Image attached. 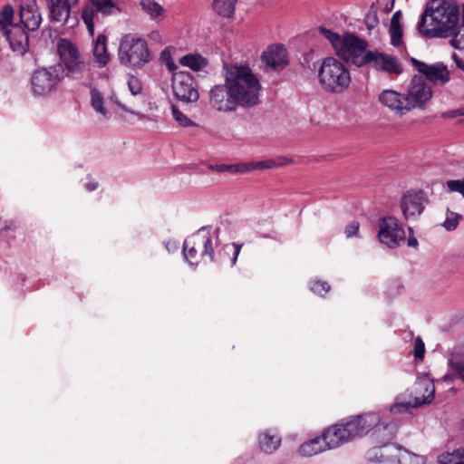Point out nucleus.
<instances>
[{
	"label": "nucleus",
	"mask_w": 464,
	"mask_h": 464,
	"mask_svg": "<svg viewBox=\"0 0 464 464\" xmlns=\"http://www.w3.org/2000/svg\"><path fill=\"white\" fill-rule=\"evenodd\" d=\"M223 73L225 82L214 85L208 93L213 109L233 112L260 103L261 84L248 65L224 63Z\"/></svg>",
	"instance_id": "nucleus-1"
},
{
	"label": "nucleus",
	"mask_w": 464,
	"mask_h": 464,
	"mask_svg": "<svg viewBox=\"0 0 464 464\" xmlns=\"http://www.w3.org/2000/svg\"><path fill=\"white\" fill-rule=\"evenodd\" d=\"M343 44L336 51V55L356 67L370 65L372 69L388 74L400 75L403 71L399 60L379 51L368 50V42L353 33L343 35Z\"/></svg>",
	"instance_id": "nucleus-2"
},
{
	"label": "nucleus",
	"mask_w": 464,
	"mask_h": 464,
	"mask_svg": "<svg viewBox=\"0 0 464 464\" xmlns=\"http://www.w3.org/2000/svg\"><path fill=\"white\" fill-rule=\"evenodd\" d=\"M459 7L453 0H430L420 16L417 30L426 39L454 38Z\"/></svg>",
	"instance_id": "nucleus-3"
},
{
	"label": "nucleus",
	"mask_w": 464,
	"mask_h": 464,
	"mask_svg": "<svg viewBox=\"0 0 464 464\" xmlns=\"http://www.w3.org/2000/svg\"><path fill=\"white\" fill-rule=\"evenodd\" d=\"M381 416L377 412H366L325 429L322 434L327 449H334L349 440L362 437L379 427Z\"/></svg>",
	"instance_id": "nucleus-4"
},
{
	"label": "nucleus",
	"mask_w": 464,
	"mask_h": 464,
	"mask_svg": "<svg viewBox=\"0 0 464 464\" xmlns=\"http://www.w3.org/2000/svg\"><path fill=\"white\" fill-rule=\"evenodd\" d=\"M318 79L324 90L336 94L343 92L351 83L349 70L334 57H325L323 60Z\"/></svg>",
	"instance_id": "nucleus-5"
},
{
	"label": "nucleus",
	"mask_w": 464,
	"mask_h": 464,
	"mask_svg": "<svg viewBox=\"0 0 464 464\" xmlns=\"http://www.w3.org/2000/svg\"><path fill=\"white\" fill-rule=\"evenodd\" d=\"M118 55L121 64L132 67H141L151 60L146 40L132 34L121 38Z\"/></svg>",
	"instance_id": "nucleus-6"
},
{
	"label": "nucleus",
	"mask_w": 464,
	"mask_h": 464,
	"mask_svg": "<svg viewBox=\"0 0 464 464\" xmlns=\"http://www.w3.org/2000/svg\"><path fill=\"white\" fill-rule=\"evenodd\" d=\"M168 67L172 72L171 89L174 97L182 102H196L199 99V92L195 78L189 72H174L177 66L169 58Z\"/></svg>",
	"instance_id": "nucleus-7"
},
{
	"label": "nucleus",
	"mask_w": 464,
	"mask_h": 464,
	"mask_svg": "<svg viewBox=\"0 0 464 464\" xmlns=\"http://www.w3.org/2000/svg\"><path fill=\"white\" fill-rule=\"evenodd\" d=\"M64 77L65 72L62 64L37 69L31 77L32 90L35 95H46L56 90Z\"/></svg>",
	"instance_id": "nucleus-8"
},
{
	"label": "nucleus",
	"mask_w": 464,
	"mask_h": 464,
	"mask_svg": "<svg viewBox=\"0 0 464 464\" xmlns=\"http://www.w3.org/2000/svg\"><path fill=\"white\" fill-rule=\"evenodd\" d=\"M57 52L60 56V63L65 72V77L77 78L82 73L85 64L80 60V53L77 47L72 41L62 38L57 44Z\"/></svg>",
	"instance_id": "nucleus-9"
},
{
	"label": "nucleus",
	"mask_w": 464,
	"mask_h": 464,
	"mask_svg": "<svg viewBox=\"0 0 464 464\" xmlns=\"http://www.w3.org/2000/svg\"><path fill=\"white\" fill-rule=\"evenodd\" d=\"M378 238L390 248H395L405 241V232L401 224L394 217H382L379 219Z\"/></svg>",
	"instance_id": "nucleus-10"
},
{
	"label": "nucleus",
	"mask_w": 464,
	"mask_h": 464,
	"mask_svg": "<svg viewBox=\"0 0 464 464\" xmlns=\"http://www.w3.org/2000/svg\"><path fill=\"white\" fill-rule=\"evenodd\" d=\"M432 97V90L425 79L420 75H413L405 96V111L414 107L424 108Z\"/></svg>",
	"instance_id": "nucleus-11"
},
{
	"label": "nucleus",
	"mask_w": 464,
	"mask_h": 464,
	"mask_svg": "<svg viewBox=\"0 0 464 464\" xmlns=\"http://www.w3.org/2000/svg\"><path fill=\"white\" fill-rule=\"evenodd\" d=\"M199 242H201L202 246L200 256H208L210 262L224 264V260L221 258L222 252L227 255L232 254V256L229 261L230 266H234L236 265L237 256L243 246V244L238 242H234L231 245H225L220 250H218L216 256L212 238L209 236L201 237L199 235Z\"/></svg>",
	"instance_id": "nucleus-12"
},
{
	"label": "nucleus",
	"mask_w": 464,
	"mask_h": 464,
	"mask_svg": "<svg viewBox=\"0 0 464 464\" xmlns=\"http://www.w3.org/2000/svg\"><path fill=\"white\" fill-rule=\"evenodd\" d=\"M410 63L425 81L427 80L430 82L440 83L441 85L450 82V72L447 65L442 62L427 64L414 57H411Z\"/></svg>",
	"instance_id": "nucleus-13"
},
{
	"label": "nucleus",
	"mask_w": 464,
	"mask_h": 464,
	"mask_svg": "<svg viewBox=\"0 0 464 464\" xmlns=\"http://www.w3.org/2000/svg\"><path fill=\"white\" fill-rule=\"evenodd\" d=\"M429 203L426 193L422 189L406 191L401 200V208L406 219L411 217L420 216L425 204Z\"/></svg>",
	"instance_id": "nucleus-14"
},
{
	"label": "nucleus",
	"mask_w": 464,
	"mask_h": 464,
	"mask_svg": "<svg viewBox=\"0 0 464 464\" xmlns=\"http://www.w3.org/2000/svg\"><path fill=\"white\" fill-rule=\"evenodd\" d=\"M19 16L22 26L27 31H36L42 23V15L35 0L23 2L20 5Z\"/></svg>",
	"instance_id": "nucleus-15"
},
{
	"label": "nucleus",
	"mask_w": 464,
	"mask_h": 464,
	"mask_svg": "<svg viewBox=\"0 0 464 464\" xmlns=\"http://www.w3.org/2000/svg\"><path fill=\"white\" fill-rule=\"evenodd\" d=\"M11 49L21 54H25L29 50V36L26 29L15 24L4 33Z\"/></svg>",
	"instance_id": "nucleus-16"
},
{
	"label": "nucleus",
	"mask_w": 464,
	"mask_h": 464,
	"mask_svg": "<svg viewBox=\"0 0 464 464\" xmlns=\"http://www.w3.org/2000/svg\"><path fill=\"white\" fill-rule=\"evenodd\" d=\"M262 61L272 70H281L289 63L287 50L283 44H273L263 53Z\"/></svg>",
	"instance_id": "nucleus-17"
},
{
	"label": "nucleus",
	"mask_w": 464,
	"mask_h": 464,
	"mask_svg": "<svg viewBox=\"0 0 464 464\" xmlns=\"http://www.w3.org/2000/svg\"><path fill=\"white\" fill-rule=\"evenodd\" d=\"M204 229L205 227H202L197 233L186 239L183 243V256L191 266H197L198 264V247L201 246V242H199V232Z\"/></svg>",
	"instance_id": "nucleus-18"
},
{
	"label": "nucleus",
	"mask_w": 464,
	"mask_h": 464,
	"mask_svg": "<svg viewBox=\"0 0 464 464\" xmlns=\"http://www.w3.org/2000/svg\"><path fill=\"white\" fill-rule=\"evenodd\" d=\"M49 10H50V18L54 22L64 21L67 23L70 13H71V5L69 0H46Z\"/></svg>",
	"instance_id": "nucleus-19"
},
{
	"label": "nucleus",
	"mask_w": 464,
	"mask_h": 464,
	"mask_svg": "<svg viewBox=\"0 0 464 464\" xmlns=\"http://www.w3.org/2000/svg\"><path fill=\"white\" fill-rule=\"evenodd\" d=\"M401 448L393 445H384L382 447L374 448L369 452V459L378 463H396L398 455L392 454V451L400 452Z\"/></svg>",
	"instance_id": "nucleus-20"
},
{
	"label": "nucleus",
	"mask_w": 464,
	"mask_h": 464,
	"mask_svg": "<svg viewBox=\"0 0 464 464\" xmlns=\"http://www.w3.org/2000/svg\"><path fill=\"white\" fill-rule=\"evenodd\" d=\"M403 101H405V97L393 90H384L379 95V102L382 105L391 110L399 111L401 114H403V111H405Z\"/></svg>",
	"instance_id": "nucleus-21"
},
{
	"label": "nucleus",
	"mask_w": 464,
	"mask_h": 464,
	"mask_svg": "<svg viewBox=\"0 0 464 464\" xmlns=\"http://www.w3.org/2000/svg\"><path fill=\"white\" fill-rule=\"evenodd\" d=\"M91 5L85 7H91L94 11V14H101L102 17H106L116 13H120V7L115 4L113 0H89Z\"/></svg>",
	"instance_id": "nucleus-22"
},
{
	"label": "nucleus",
	"mask_w": 464,
	"mask_h": 464,
	"mask_svg": "<svg viewBox=\"0 0 464 464\" xmlns=\"http://www.w3.org/2000/svg\"><path fill=\"white\" fill-rule=\"evenodd\" d=\"M327 450L322 436L315 437L303 443L299 448V453L304 457H311Z\"/></svg>",
	"instance_id": "nucleus-23"
},
{
	"label": "nucleus",
	"mask_w": 464,
	"mask_h": 464,
	"mask_svg": "<svg viewBox=\"0 0 464 464\" xmlns=\"http://www.w3.org/2000/svg\"><path fill=\"white\" fill-rule=\"evenodd\" d=\"M106 42L107 37L104 34H99L93 48V55L96 59V62L99 63L102 66L106 65L109 62Z\"/></svg>",
	"instance_id": "nucleus-24"
},
{
	"label": "nucleus",
	"mask_w": 464,
	"mask_h": 464,
	"mask_svg": "<svg viewBox=\"0 0 464 464\" xmlns=\"http://www.w3.org/2000/svg\"><path fill=\"white\" fill-rule=\"evenodd\" d=\"M237 0H213L212 8L221 17L232 18Z\"/></svg>",
	"instance_id": "nucleus-25"
},
{
	"label": "nucleus",
	"mask_w": 464,
	"mask_h": 464,
	"mask_svg": "<svg viewBox=\"0 0 464 464\" xmlns=\"http://www.w3.org/2000/svg\"><path fill=\"white\" fill-rule=\"evenodd\" d=\"M179 63L198 72L208 65V60L199 53H188L179 59Z\"/></svg>",
	"instance_id": "nucleus-26"
},
{
	"label": "nucleus",
	"mask_w": 464,
	"mask_h": 464,
	"mask_svg": "<svg viewBox=\"0 0 464 464\" xmlns=\"http://www.w3.org/2000/svg\"><path fill=\"white\" fill-rule=\"evenodd\" d=\"M292 160L285 157H278L276 159H269L265 160H260L257 162H250L248 163V168L250 170L253 169H269L273 168L283 167L289 164Z\"/></svg>",
	"instance_id": "nucleus-27"
},
{
	"label": "nucleus",
	"mask_w": 464,
	"mask_h": 464,
	"mask_svg": "<svg viewBox=\"0 0 464 464\" xmlns=\"http://www.w3.org/2000/svg\"><path fill=\"white\" fill-rule=\"evenodd\" d=\"M434 394L431 392L430 395H428L426 398L422 400L415 399L414 402L411 401H405V402H395L392 404L390 408L391 412L392 413H402L408 411L411 408H417L419 406H421L422 404H427L431 401L433 399Z\"/></svg>",
	"instance_id": "nucleus-28"
},
{
	"label": "nucleus",
	"mask_w": 464,
	"mask_h": 464,
	"mask_svg": "<svg viewBox=\"0 0 464 464\" xmlns=\"http://www.w3.org/2000/svg\"><path fill=\"white\" fill-rule=\"evenodd\" d=\"M281 439L277 435H272L268 432L262 433L259 436L260 449L266 453H272L280 445Z\"/></svg>",
	"instance_id": "nucleus-29"
},
{
	"label": "nucleus",
	"mask_w": 464,
	"mask_h": 464,
	"mask_svg": "<svg viewBox=\"0 0 464 464\" xmlns=\"http://www.w3.org/2000/svg\"><path fill=\"white\" fill-rule=\"evenodd\" d=\"M14 11L10 4L5 5L0 11V31L5 33L9 30V26L12 27L14 24Z\"/></svg>",
	"instance_id": "nucleus-30"
},
{
	"label": "nucleus",
	"mask_w": 464,
	"mask_h": 464,
	"mask_svg": "<svg viewBox=\"0 0 464 464\" xmlns=\"http://www.w3.org/2000/svg\"><path fill=\"white\" fill-rule=\"evenodd\" d=\"M209 169L217 172L244 173L250 171L248 165L245 164H216L210 165Z\"/></svg>",
	"instance_id": "nucleus-31"
},
{
	"label": "nucleus",
	"mask_w": 464,
	"mask_h": 464,
	"mask_svg": "<svg viewBox=\"0 0 464 464\" xmlns=\"http://www.w3.org/2000/svg\"><path fill=\"white\" fill-rule=\"evenodd\" d=\"M141 8L146 12L151 19H156L163 13V7L154 0H141Z\"/></svg>",
	"instance_id": "nucleus-32"
},
{
	"label": "nucleus",
	"mask_w": 464,
	"mask_h": 464,
	"mask_svg": "<svg viewBox=\"0 0 464 464\" xmlns=\"http://www.w3.org/2000/svg\"><path fill=\"white\" fill-rule=\"evenodd\" d=\"M318 30L320 34L330 42L331 45L336 52L343 44V36L324 26H319Z\"/></svg>",
	"instance_id": "nucleus-33"
},
{
	"label": "nucleus",
	"mask_w": 464,
	"mask_h": 464,
	"mask_svg": "<svg viewBox=\"0 0 464 464\" xmlns=\"http://www.w3.org/2000/svg\"><path fill=\"white\" fill-rule=\"evenodd\" d=\"M455 49H464V4L462 5V15L460 24L458 23V30L453 39L450 41Z\"/></svg>",
	"instance_id": "nucleus-34"
},
{
	"label": "nucleus",
	"mask_w": 464,
	"mask_h": 464,
	"mask_svg": "<svg viewBox=\"0 0 464 464\" xmlns=\"http://www.w3.org/2000/svg\"><path fill=\"white\" fill-rule=\"evenodd\" d=\"M363 21L367 29L370 31L374 29L379 24L378 9L376 6V3H372L368 12L364 16Z\"/></svg>",
	"instance_id": "nucleus-35"
},
{
	"label": "nucleus",
	"mask_w": 464,
	"mask_h": 464,
	"mask_svg": "<svg viewBox=\"0 0 464 464\" xmlns=\"http://www.w3.org/2000/svg\"><path fill=\"white\" fill-rule=\"evenodd\" d=\"M82 18L87 27L91 35L94 34V21L99 20V15L94 14V11L91 7H83L82 12Z\"/></svg>",
	"instance_id": "nucleus-36"
},
{
	"label": "nucleus",
	"mask_w": 464,
	"mask_h": 464,
	"mask_svg": "<svg viewBox=\"0 0 464 464\" xmlns=\"http://www.w3.org/2000/svg\"><path fill=\"white\" fill-rule=\"evenodd\" d=\"M461 455H464V448L460 447L454 450L452 452H443L438 457V462L440 464H453L459 459H461Z\"/></svg>",
	"instance_id": "nucleus-37"
},
{
	"label": "nucleus",
	"mask_w": 464,
	"mask_h": 464,
	"mask_svg": "<svg viewBox=\"0 0 464 464\" xmlns=\"http://www.w3.org/2000/svg\"><path fill=\"white\" fill-rule=\"evenodd\" d=\"M396 464H423V461L418 455L404 450L398 454Z\"/></svg>",
	"instance_id": "nucleus-38"
},
{
	"label": "nucleus",
	"mask_w": 464,
	"mask_h": 464,
	"mask_svg": "<svg viewBox=\"0 0 464 464\" xmlns=\"http://www.w3.org/2000/svg\"><path fill=\"white\" fill-rule=\"evenodd\" d=\"M91 97H92V106L93 107V109L105 115L107 114V110L105 109V107L103 106V97L102 95V93L100 92H98L96 89H92L91 91Z\"/></svg>",
	"instance_id": "nucleus-39"
},
{
	"label": "nucleus",
	"mask_w": 464,
	"mask_h": 464,
	"mask_svg": "<svg viewBox=\"0 0 464 464\" xmlns=\"http://www.w3.org/2000/svg\"><path fill=\"white\" fill-rule=\"evenodd\" d=\"M389 33L391 35V44L400 46L402 44V24H390Z\"/></svg>",
	"instance_id": "nucleus-40"
},
{
	"label": "nucleus",
	"mask_w": 464,
	"mask_h": 464,
	"mask_svg": "<svg viewBox=\"0 0 464 464\" xmlns=\"http://www.w3.org/2000/svg\"><path fill=\"white\" fill-rule=\"evenodd\" d=\"M462 219V216L456 212L447 210V218L442 224L447 231H453L457 228L459 220Z\"/></svg>",
	"instance_id": "nucleus-41"
},
{
	"label": "nucleus",
	"mask_w": 464,
	"mask_h": 464,
	"mask_svg": "<svg viewBox=\"0 0 464 464\" xmlns=\"http://www.w3.org/2000/svg\"><path fill=\"white\" fill-rule=\"evenodd\" d=\"M331 289L330 285L326 281L322 280H312L310 282V290L319 295L324 296Z\"/></svg>",
	"instance_id": "nucleus-42"
},
{
	"label": "nucleus",
	"mask_w": 464,
	"mask_h": 464,
	"mask_svg": "<svg viewBox=\"0 0 464 464\" xmlns=\"http://www.w3.org/2000/svg\"><path fill=\"white\" fill-rule=\"evenodd\" d=\"M173 118L182 127L195 126V122L190 120L187 115L181 112L176 106H172Z\"/></svg>",
	"instance_id": "nucleus-43"
},
{
	"label": "nucleus",
	"mask_w": 464,
	"mask_h": 464,
	"mask_svg": "<svg viewBox=\"0 0 464 464\" xmlns=\"http://www.w3.org/2000/svg\"><path fill=\"white\" fill-rule=\"evenodd\" d=\"M449 192H458L464 198V178L462 179H450L445 183Z\"/></svg>",
	"instance_id": "nucleus-44"
},
{
	"label": "nucleus",
	"mask_w": 464,
	"mask_h": 464,
	"mask_svg": "<svg viewBox=\"0 0 464 464\" xmlns=\"http://www.w3.org/2000/svg\"><path fill=\"white\" fill-rule=\"evenodd\" d=\"M425 354V344L423 341L417 337L414 342V357L417 361H422Z\"/></svg>",
	"instance_id": "nucleus-45"
},
{
	"label": "nucleus",
	"mask_w": 464,
	"mask_h": 464,
	"mask_svg": "<svg viewBox=\"0 0 464 464\" xmlns=\"http://www.w3.org/2000/svg\"><path fill=\"white\" fill-rule=\"evenodd\" d=\"M128 86H129L130 92L133 95L140 94L142 91V87H141V83H140V80L133 75L130 76V78L128 80Z\"/></svg>",
	"instance_id": "nucleus-46"
},
{
	"label": "nucleus",
	"mask_w": 464,
	"mask_h": 464,
	"mask_svg": "<svg viewBox=\"0 0 464 464\" xmlns=\"http://www.w3.org/2000/svg\"><path fill=\"white\" fill-rule=\"evenodd\" d=\"M449 364L459 377L464 381V362L450 359Z\"/></svg>",
	"instance_id": "nucleus-47"
},
{
	"label": "nucleus",
	"mask_w": 464,
	"mask_h": 464,
	"mask_svg": "<svg viewBox=\"0 0 464 464\" xmlns=\"http://www.w3.org/2000/svg\"><path fill=\"white\" fill-rule=\"evenodd\" d=\"M360 224L358 221L353 220L350 222L344 229L345 236L349 238L357 235L359 231Z\"/></svg>",
	"instance_id": "nucleus-48"
},
{
	"label": "nucleus",
	"mask_w": 464,
	"mask_h": 464,
	"mask_svg": "<svg viewBox=\"0 0 464 464\" xmlns=\"http://www.w3.org/2000/svg\"><path fill=\"white\" fill-rule=\"evenodd\" d=\"M407 245L410 247H417L419 243L417 238L413 235V229L411 227H409V237L407 239Z\"/></svg>",
	"instance_id": "nucleus-49"
},
{
	"label": "nucleus",
	"mask_w": 464,
	"mask_h": 464,
	"mask_svg": "<svg viewBox=\"0 0 464 464\" xmlns=\"http://www.w3.org/2000/svg\"><path fill=\"white\" fill-rule=\"evenodd\" d=\"M443 116L449 117V118H454L456 116H464V107L446 112L443 114Z\"/></svg>",
	"instance_id": "nucleus-50"
},
{
	"label": "nucleus",
	"mask_w": 464,
	"mask_h": 464,
	"mask_svg": "<svg viewBox=\"0 0 464 464\" xmlns=\"http://www.w3.org/2000/svg\"><path fill=\"white\" fill-rule=\"evenodd\" d=\"M384 0H377V3L379 5H382V2ZM394 3H395V0H389V5H385V6L383 7V13L384 14H389L390 12H392V10L393 9L394 7Z\"/></svg>",
	"instance_id": "nucleus-51"
},
{
	"label": "nucleus",
	"mask_w": 464,
	"mask_h": 464,
	"mask_svg": "<svg viewBox=\"0 0 464 464\" xmlns=\"http://www.w3.org/2000/svg\"><path fill=\"white\" fill-rule=\"evenodd\" d=\"M401 18V12L400 10L396 11L391 19V24H401L400 20Z\"/></svg>",
	"instance_id": "nucleus-52"
},
{
	"label": "nucleus",
	"mask_w": 464,
	"mask_h": 464,
	"mask_svg": "<svg viewBox=\"0 0 464 464\" xmlns=\"http://www.w3.org/2000/svg\"><path fill=\"white\" fill-rule=\"evenodd\" d=\"M452 58L457 67L464 72V60L459 58L456 53H453Z\"/></svg>",
	"instance_id": "nucleus-53"
},
{
	"label": "nucleus",
	"mask_w": 464,
	"mask_h": 464,
	"mask_svg": "<svg viewBox=\"0 0 464 464\" xmlns=\"http://www.w3.org/2000/svg\"><path fill=\"white\" fill-rule=\"evenodd\" d=\"M98 186H99L98 182L91 181V182H87L85 184V188L87 191L92 192V191L96 190L98 188Z\"/></svg>",
	"instance_id": "nucleus-54"
},
{
	"label": "nucleus",
	"mask_w": 464,
	"mask_h": 464,
	"mask_svg": "<svg viewBox=\"0 0 464 464\" xmlns=\"http://www.w3.org/2000/svg\"><path fill=\"white\" fill-rule=\"evenodd\" d=\"M453 464H464V455H461V459H459Z\"/></svg>",
	"instance_id": "nucleus-55"
},
{
	"label": "nucleus",
	"mask_w": 464,
	"mask_h": 464,
	"mask_svg": "<svg viewBox=\"0 0 464 464\" xmlns=\"http://www.w3.org/2000/svg\"><path fill=\"white\" fill-rule=\"evenodd\" d=\"M131 112H132V113H135L136 115H138V117H139L140 119H146V118H148L146 115H144V114H142V113H140V112H133V111H131Z\"/></svg>",
	"instance_id": "nucleus-56"
},
{
	"label": "nucleus",
	"mask_w": 464,
	"mask_h": 464,
	"mask_svg": "<svg viewBox=\"0 0 464 464\" xmlns=\"http://www.w3.org/2000/svg\"><path fill=\"white\" fill-rule=\"evenodd\" d=\"M230 255H231V254H228V255H227V254H225L224 252H222L221 258L224 260V263L226 262L225 257H227V256H230Z\"/></svg>",
	"instance_id": "nucleus-57"
},
{
	"label": "nucleus",
	"mask_w": 464,
	"mask_h": 464,
	"mask_svg": "<svg viewBox=\"0 0 464 464\" xmlns=\"http://www.w3.org/2000/svg\"><path fill=\"white\" fill-rule=\"evenodd\" d=\"M385 5H389V0H384L382 2V5H380L381 6H382V8L385 6Z\"/></svg>",
	"instance_id": "nucleus-58"
},
{
	"label": "nucleus",
	"mask_w": 464,
	"mask_h": 464,
	"mask_svg": "<svg viewBox=\"0 0 464 464\" xmlns=\"http://www.w3.org/2000/svg\"><path fill=\"white\" fill-rule=\"evenodd\" d=\"M9 229H10V227H8V226H5V227L3 228V230H9Z\"/></svg>",
	"instance_id": "nucleus-59"
}]
</instances>
